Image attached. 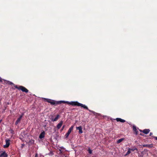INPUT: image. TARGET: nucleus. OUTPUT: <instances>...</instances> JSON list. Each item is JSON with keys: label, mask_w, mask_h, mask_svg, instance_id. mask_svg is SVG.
I'll list each match as a JSON object with an SVG mask.
<instances>
[{"label": "nucleus", "mask_w": 157, "mask_h": 157, "mask_svg": "<svg viewBox=\"0 0 157 157\" xmlns=\"http://www.w3.org/2000/svg\"><path fill=\"white\" fill-rule=\"evenodd\" d=\"M14 87L16 88L19 90H21L22 92H25L26 93H28L29 91V90L27 89L22 86H18L17 85H14Z\"/></svg>", "instance_id": "nucleus-2"}, {"label": "nucleus", "mask_w": 157, "mask_h": 157, "mask_svg": "<svg viewBox=\"0 0 157 157\" xmlns=\"http://www.w3.org/2000/svg\"><path fill=\"white\" fill-rule=\"evenodd\" d=\"M65 157H67V156H65Z\"/></svg>", "instance_id": "nucleus-28"}, {"label": "nucleus", "mask_w": 157, "mask_h": 157, "mask_svg": "<svg viewBox=\"0 0 157 157\" xmlns=\"http://www.w3.org/2000/svg\"><path fill=\"white\" fill-rule=\"evenodd\" d=\"M88 151L89 154H91L92 153V151L90 149V148H89Z\"/></svg>", "instance_id": "nucleus-18"}, {"label": "nucleus", "mask_w": 157, "mask_h": 157, "mask_svg": "<svg viewBox=\"0 0 157 157\" xmlns=\"http://www.w3.org/2000/svg\"><path fill=\"white\" fill-rule=\"evenodd\" d=\"M45 132L44 131H43V132H41V133L40 135L39 138L40 139L44 138L45 136Z\"/></svg>", "instance_id": "nucleus-6"}, {"label": "nucleus", "mask_w": 157, "mask_h": 157, "mask_svg": "<svg viewBox=\"0 0 157 157\" xmlns=\"http://www.w3.org/2000/svg\"><path fill=\"white\" fill-rule=\"evenodd\" d=\"M129 149H130V150L131 151H134L135 150H137V149L135 147H133L132 148H129Z\"/></svg>", "instance_id": "nucleus-17"}, {"label": "nucleus", "mask_w": 157, "mask_h": 157, "mask_svg": "<svg viewBox=\"0 0 157 157\" xmlns=\"http://www.w3.org/2000/svg\"><path fill=\"white\" fill-rule=\"evenodd\" d=\"M44 101H47L48 103H50L52 105H57L61 104L62 103H67V104L70 105L72 106H81L82 108H83L85 109H87V110H89L90 112H91L95 115H97V113L89 109L85 105H84L80 103H79L77 101H72L71 102L63 101H56L54 100L46 98H44Z\"/></svg>", "instance_id": "nucleus-1"}, {"label": "nucleus", "mask_w": 157, "mask_h": 157, "mask_svg": "<svg viewBox=\"0 0 157 157\" xmlns=\"http://www.w3.org/2000/svg\"><path fill=\"white\" fill-rule=\"evenodd\" d=\"M140 132H142L143 130H140Z\"/></svg>", "instance_id": "nucleus-25"}, {"label": "nucleus", "mask_w": 157, "mask_h": 157, "mask_svg": "<svg viewBox=\"0 0 157 157\" xmlns=\"http://www.w3.org/2000/svg\"><path fill=\"white\" fill-rule=\"evenodd\" d=\"M37 154H36L35 156V157H37Z\"/></svg>", "instance_id": "nucleus-26"}, {"label": "nucleus", "mask_w": 157, "mask_h": 157, "mask_svg": "<svg viewBox=\"0 0 157 157\" xmlns=\"http://www.w3.org/2000/svg\"><path fill=\"white\" fill-rule=\"evenodd\" d=\"M124 138H122L121 139H120L118 140L117 141V143L119 144V143H120L122 141H123L124 140Z\"/></svg>", "instance_id": "nucleus-16"}, {"label": "nucleus", "mask_w": 157, "mask_h": 157, "mask_svg": "<svg viewBox=\"0 0 157 157\" xmlns=\"http://www.w3.org/2000/svg\"><path fill=\"white\" fill-rule=\"evenodd\" d=\"M131 153V151L130 150V149H129V148L128 149V151H127V153H126V155H128L129 154H130Z\"/></svg>", "instance_id": "nucleus-19"}, {"label": "nucleus", "mask_w": 157, "mask_h": 157, "mask_svg": "<svg viewBox=\"0 0 157 157\" xmlns=\"http://www.w3.org/2000/svg\"><path fill=\"white\" fill-rule=\"evenodd\" d=\"M3 81H4V83H3V84H8L9 85H13L14 86V85H15L14 84H13L12 82H10L9 81H7L4 79H3Z\"/></svg>", "instance_id": "nucleus-5"}, {"label": "nucleus", "mask_w": 157, "mask_h": 157, "mask_svg": "<svg viewBox=\"0 0 157 157\" xmlns=\"http://www.w3.org/2000/svg\"><path fill=\"white\" fill-rule=\"evenodd\" d=\"M23 116V115H21L17 119V120L15 123V124L17 125L20 121Z\"/></svg>", "instance_id": "nucleus-7"}, {"label": "nucleus", "mask_w": 157, "mask_h": 157, "mask_svg": "<svg viewBox=\"0 0 157 157\" xmlns=\"http://www.w3.org/2000/svg\"><path fill=\"white\" fill-rule=\"evenodd\" d=\"M76 129L79 130V134H82V133L83 132L82 131V128L81 126L77 127Z\"/></svg>", "instance_id": "nucleus-10"}, {"label": "nucleus", "mask_w": 157, "mask_h": 157, "mask_svg": "<svg viewBox=\"0 0 157 157\" xmlns=\"http://www.w3.org/2000/svg\"><path fill=\"white\" fill-rule=\"evenodd\" d=\"M132 129L133 131L135 132L136 134L137 135L138 133V131L137 130L136 126L134 125L132 127Z\"/></svg>", "instance_id": "nucleus-14"}, {"label": "nucleus", "mask_w": 157, "mask_h": 157, "mask_svg": "<svg viewBox=\"0 0 157 157\" xmlns=\"http://www.w3.org/2000/svg\"><path fill=\"white\" fill-rule=\"evenodd\" d=\"M143 147H147L149 148H151L153 147V144H144L143 145Z\"/></svg>", "instance_id": "nucleus-9"}, {"label": "nucleus", "mask_w": 157, "mask_h": 157, "mask_svg": "<svg viewBox=\"0 0 157 157\" xmlns=\"http://www.w3.org/2000/svg\"><path fill=\"white\" fill-rule=\"evenodd\" d=\"M73 127L74 126H72L70 128H69V130L67 132L65 135V136H66V138L68 137L69 134L71 133V131L73 130Z\"/></svg>", "instance_id": "nucleus-3"}, {"label": "nucleus", "mask_w": 157, "mask_h": 157, "mask_svg": "<svg viewBox=\"0 0 157 157\" xmlns=\"http://www.w3.org/2000/svg\"><path fill=\"white\" fill-rule=\"evenodd\" d=\"M64 125H63V127H62V130H63V129L64 128Z\"/></svg>", "instance_id": "nucleus-23"}, {"label": "nucleus", "mask_w": 157, "mask_h": 157, "mask_svg": "<svg viewBox=\"0 0 157 157\" xmlns=\"http://www.w3.org/2000/svg\"><path fill=\"white\" fill-rule=\"evenodd\" d=\"M63 121H61L58 124V125L57 126V129H59L60 127L62 126L63 124Z\"/></svg>", "instance_id": "nucleus-11"}, {"label": "nucleus", "mask_w": 157, "mask_h": 157, "mask_svg": "<svg viewBox=\"0 0 157 157\" xmlns=\"http://www.w3.org/2000/svg\"><path fill=\"white\" fill-rule=\"evenodd\" d=\"M10 140H6V144L5 145H4V148H7L9 147L10 145Z\"/></svg>", "instance_id": "nucleus-4"}, {"label": "nucleus", "mask_w": 157, "mask_h": 157, "mask_svg": "<svg viewBox=\"0 0 157 157\" xmlns=\"http://www.w3.org/2000/svg\"><path fill=\"white\" fill-rule=\"evenodd\" d=\"M13 130H11V133H13Z\"/></svg>", "instance_id": "nucleus-24"}, {"label": "nucleus", "mask_w": 157, "mask_h": 157, "mask_svg": "<svg viewBox=\"0 0 157 157\" xmlns=\"http://www.w3.org/2000/svg\"><path fill=\"white\" fill-rule=\"evenodd\" d=\"M59 114H57L56 115V117L55 118L51 119V120L52 121H56L58 120V119H59Z\"/></svg>", "instance_id": "nucleus-13"}, {"label": "nucleus", "mask_w": 157, "mask_h": 157, "mask_svg": "<svg viewBox=\"0 0 157 157\" xmlns=\"http://www.w3.org/2000/svg\"><path fill=\"white\" fill-rule=\"evenodd\" d=\"M115 120H116L117 122H120L122 123H124L125 122V120L119 118H116Z\"/></svg>", "instance_id": "nucleus-8"}, {"label": "nucleus", "mask_w": 157, "mask_h": 157, "mask_svg": "<svg viewBox=\"0 0 157 157\" xmlns=\"http://www.w3.org/2000/svg\"><path fill=\"white\" fill-rule=\"evenodd\" d=\"M7 155L5 151L3 152L0 155V157H7Z\"/></svg>", "instance_id": "nucleus-15"}, {"label": "nucleus", "mask_w": 157, "mask_h": 157, "mask_svg": "<svg viewBox=\"0 0 157 157\" xmlns=\"http://www.w3.org/2000/svg\"><path fill=\"white\" fill-rule=\"evenodd\" d=\"M154 138H155V139L157 140V137H156V136H153Z\"/></svg>", "instance_id": "nucleus-21"}, {"label": "nucleus", "mask_w": 157, "mask_h": 157, "mask_svg": "<svg viewBox=\"0 0 157 157\" xmlns=\"http://www.w3.org/2000/svg\"><path fill=\"white\" fill-rule=\"evenodd\" d=\"M153 134L152 132H151L150 133V136H151Z\"/></svg>", "instance_id": "nucleus-22"}, {"label": "nucleus", "mask_w": 157, "mask_h": 157, "mask_svg": "<svg viewBox=\"0 0 157 157\" xmlns=\"http://www.w3.org/2000/svg\"><path fill=\"white\" fill-rule=\"evenodd\" d=\"M140 135L142 136V135L141 134H140Z\"/></svg>", "instance_id": "nucleus-27"}, {"label": "nucleus", "mask_w": 157, "mask_h": 157, "mask_svg": "<svg viewBox=\"0 0 157 157\" xmlns=\"http://www.w3.org/2000/svg\"><path fill=\"white\" fill-rule=\"evenodd\" d=\"M150 130L149 129H145L143 130L142 132L145 134H147L150 132Z\"/></svg>", "instance_id": "nucleus-12"}, {"label": "nucleus", "mask_w": 157, "mask_h": 157, "mask_svg": "<svg viewBox=\"0 0 157 157\" xmlns=\"http://www.w3.org/2000/svg\"><path fill=\"white\" fill-rule=\"evenodd\" d=\"M3 79L0 77V82H2Z\"/></svg>", "instance_id": "nucleus-20"}]
</instances>
